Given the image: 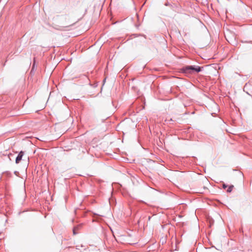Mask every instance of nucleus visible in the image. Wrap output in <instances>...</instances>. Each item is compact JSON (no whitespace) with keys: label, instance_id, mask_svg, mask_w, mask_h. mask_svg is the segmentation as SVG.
Instances as JSON below:
<instances>
[{"label":"nucleus","instance_id":"f03ea898","mask_svg":"<svg viewBox=\"0 0 252 252\" xmlns=\"http://www.w3.org/2000/svg\"><path fill=\"white\" fill-rule=\"evenodd\" d=\"M24 152L23 151H21L18 155L17 156V157H16V160H15V162L16 163H19V162L21 160L22 158V157L24 155Z\"/></svg>","mask_w":252,"mask_h":252},{"label":"nucleus","instance_id":"7ed1b4c3","mask_svg":"<svg viewBox=\"0 0 252 252\" xmlns=\"http://www.w3.org/2000/svg\"><path fill=\"white\" fill-rule=\"evenodd\" d=\"M79 227L78 226L74 227L73 229V233L74 235H76L78 233L77 230L79 229Z\"/></svg>","mask_w":252,"mask_h":252},{"label":"nucleus","instance_id":"f257e3e1","mask_svg":"<svg viewBox=\"0 0 252 252\" xmlns=\"http://www.w3.org/2000/svg\"><path fill=\"white\" fill-rule=\"evenodd\" d=\"M202 68V67L198 65H187L181 68V71L186 75H189L200 72Z\"/></svg>","mask_w":252,"mask_h":252},{"label":"nucleus","instance_id":"20e7f679","mask_svg":"<svg viewBox=\"0 0 252 252\" xmlns=\"http://www.w3.org/2000/svg\"><path fill=\"white\" fill-rule=\"evenodd\" d=\"M234 186L233 185H231L230 186H229V187L227 189V192H231L232 190V189L233 188Z\"/></svg>","mask_w":252,"mask_h":252},{"label":"nucleus","instance_id":"39448f33","mask_svg":"<svg viewBox=\"0 0 252 252\" xmlns=\"http://www.w3.org/2000/svg\"><path fill=\"white\" fill-rule=\"evenodd\" d=\"M227 187V186L226 184H222V188H223V189H226Z\"/></svg>","mask_w":252,"mask_h":252}]
</instances>
